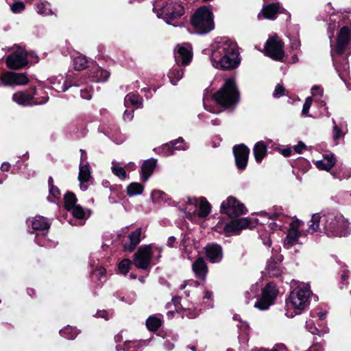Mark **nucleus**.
<instances>
[{
  "label": "nucleus",
  "instance_id": "obj_1",
  "mask_svg": "<svg viewBox=\"0 0 351 351\" xmlns=\"http://www.w3.org/2000/svg\"><path fill=\"white\" fill-rule=\"evenodd\" d=\"M322 221L325 233L329 237H345L349 234V223L341 215L328 213L322 217L314 214L311 217V224L307 231L313 234L319 229V223Z\"/></svg>",
  "mask_w": 351,
  "mask_h": 351
},
{
  "label": "nucleus",
  "instance_id": "obj_2",
  "mask_svg": "<svg viewBox=\"0 0 351 351\" xmlns=\"http://www.w3.org/2000/svg\"><path fill=\"white\" fill-rule=\"evenodd\" d=\"M213 65L216 68L230 69L239 64L237 44L228 39L220 41L211 55Z\"/></svg>",
  "mask_w": 351,
  "mask_h": 351
},
{
  "label": "nucleus",
  "instance_id": "obj_3",
  "mask_svg": "<svg viewBox=\"0 0 351 351\" xmlns=\"http://www.w3.org/2000/svg\"><path fill=\"white\" fill-rule=\"evenodd\" d=\"M213 97L217 104L223 107L235 106L240 98L235 81L233 79H227L221 88L214 94Z\"/></svg>",
  "mask_w": 351,
  "mask_h": 351
},
{
  "label": "nucleus",
  "instance_id": "obj_4",
  "mask_svg": "<svg viewBox=\"0 0 351 351\" xmlns=\"http://www.w3.org/2000/svg\"><path fill=\"white\" fill-rule=\"evenodd\" d=\"M191 24L197 33H208L214 27L212 12L206 7L199 8L191 17Z\"/></svg>",
  "mask_w": 351,
  "mask_h": 351
},
{
  "label": "nucleus",
  "instance_id": "obj_5",
  "mask_svg": "<svg viewBox=\"0 0 351 351\" xmlns=\"http://www.w3.org/2000/svg\"><path fill=\"white\" fill-rule=\"evenodd\" d=\"M192 59L191 51L184 47H179L175 54V60L177 66L173 67L169 73L168 76L171 84L175 85L183 76V70L180 64L186 65Z\"/></svg>",
  "mask_w": 351,
  "mask_h": 351
},
{
  "label": "nucleus",
  "instance_id": "obj_6",
  "mask_svg": "<svg viewBox=\"0 0 351 351\" xmlns=\"http://www.w3.org/2000/svg\"><path fill=\"white\" fill-rule=\"evenodd\" d=\"M310 293V289L306 287L294 289L287 300V307L297 311L296 314L300 313L308 304Z\"/></svg>",
  "mask_w": 351,
  "mask_h": 351
},
{
  "label": "nucleus",
  "instance_id": "obj_7",
  "mask_svg": "<svg viewBox=\"0 0 351 351\" xmlns=\"http://www.w3.org/2000/svg\"><path fill=\"white\" fill-rule=\"evenodd\" d=\"M265 53L274 60H281L285 55L283 43L277 35L269 38L265 45Z\"/></svg>",
  "mask_w": 351,
  "mask_h": 351
},
{
  "label": "nucleus",
  "instance_id": "obj_8",
  "mask_svg": "<svg viewBox=\"0 0 351 351\" xmlns=\"http://www.w3.org/2000/svg\"><path fill=\"white\" fill-rule=\"evenodd\" d=\"M7 66L11 69H20L28 64L27 53L20 47L6 58Z\"/></svg>",
  "mask_w": 351,
  "mask_h": 351
},
{
  "label": "nucleus",
  "instance_id": "obj_9",
  "mask_svg": "<svg viewBox=\"0 0 351 351\" xmlns=\"http://www.w3.org/2000/svg\"><path fill=\"white\" fill-rule=\"evenodd\" d=\"M221 210L230 217H237L245 213L244 205L233 197H229L222 202Z\"/></svg>",
  "mask_w": 351,
  "mask_h": 351
},
{
  "label": "nucleus",
  "instance_id": "obj_10",
  "mask_svg": "<svg viewBox=\"0 0 351 351\" xmlns=\"http://www.w3.org/2000/svg\"><path fill=\"white\" fill-rule=\"evenodd\" d=\"M277 295L276 286L271 283L267 284L262 292L261 298L254 304L256 308L266 310L272 304Z\"/></svg>",
  "mask_w": 351,
  "mask_h": 351
},
{
  "label": "nucleus",
  "instance_id": "obj_11",
  "mask_svg": "<svg viewBox=\"0 0 351 351\" xmlns=\"http://www.w3.org/2000/svg\"><path fill=\"white\" fill-rule=\"evenodd\" d=\"M152 256V250L151 246L147 245L140 247L134 256V265L143 269H147L150 264Z\"/></svg>",
  "mask_w": 351,
  "mask_h": 351
},
{
  "label": "nucleus",
  "instance_id": "obj_12",
  "mask_svg": "<svg viewBox=\"0 0 351 351\" xmlns=\"http://www.w3.org/2000/svg\"><path fill=\"white\" fill-rule=\"evenodd\" d=\"M0 80L4 86L24 85L29 80L24 73L6 71L0 75Z\"/></svg>",
  "mask_w": 351,
  "mask_h": 351
},
{
  "label": "nucleus",
  "instance_id": "obj_13",
  "mask_svg": "<svg viewBox=\"0 0 351 351\" xmlns=\"http://www.w3.org/2000/svg\"><path fill=\"white\" fill-rule=\"evenodd\" d=\"M233 152L237 167L239 169H244L247 163L250 149L242 144L234 146Z\"/></svg>",
  "mask_w": 351,
  "mask_h": 351
},
{
  "label": "nucleus",
  "instance_id": "obj_14",
  "mask_svg": "<svg viewBox=\"0 0 351 351\" xmlns=\"http://www.w3.org/2000/svg\"><path fill=\"white\" fill-rule=\"evenodd\" d=\"M161 14L168 19L173 20L181 16L184 14L183 6L176 2L167 3L161 8Z\"/></svg>",
  "mask_w": 351,
  "mask_h": 351
},
{
  "label": "nucleus",
  "instance_id": "obj_15",
  "mask_svg": "<svg viewBox=\"0 0 351 351\" xmlns=\"http://www.w3.org/2000/svg\"><path fill=\"white\" fill-rule=\"evenodd\" d=\"M301 223L302 222L299 220H295L290 223V228L284 241L285 246L287 248H289L297 243L300 236V233L298 232V229L300 228Z\"/></svg>",
  "mask_w": 351,
  "mask_h": 351
},
{
  "label": "nucleus",
  "instance_id": "obj_16",
  "mask_svg": "<svg viewBox=\"0 0 351 351\" xmlns=\"http://www.w3.org/2000/svg\"><path fill=\"white\" fill-rule=\"evenodd\" d=\"M350 31L348 27H343L339 33L336 51L338 54H342L350 43Z\"/></svg>",
  "mask_w": 351,
  "mask_h": 351
},
{
  "label": "nucleus",
  "instance_id": "obj_17",
  "mask_svg": "<svg viewBox=\"0 0 351 351\" xmlns=\"http://www.w3.org/2000/svg\"><path fill=\"white\" fill-rule=\"evenodd\" d=\"M207 258L212 263H219L223 258V250L221 245L217 243L208 244L206 247Z\"/></svg>",
  "mask_w": 351,
  "mask_h": 351
},
{
  "label": "nucleus",
  "instance_id": "obj_18",
  "mask_svg": "<svg viewBox=\"0 0 351 351\" xmlns=\"http://www.w3.org/2000/svg\"><path fill=\"white\" fill-rule=\"evenodd\" d=\"M32 93L28 91H19L13 94L12 99L19 105L26 106L30 104V101L34 99L35 95V88H32Z\"/></svg>",
  "mask_w": 351,
  "mask_h": 351
},
{
  "label": "nucleus",
  "instance_id": "obj_19",
  "mask_svg": "<svg viewBox=\"0 0 351 351\" xmlns=\"http://www.w3.org/2000/svg\"><path fill=\"white\" fill-rule=\"evenodd\" d=\"M192 269L195 277L199 279H204L208 272V267L203 258H197L192 264Z\"/></svg>",
  "mask_w": 351,
  "mask_h": 351
},
{
  "label": "nucleus",
  "instance_id": "obj_20",
  "mask_svg": "<svg viewBox=\"0 0 351 351\" xmlns=\"http://www.w3.org/2000/svg\"><path fill=\"white\" fill-rule=\"evenodd\" d=\"M31 223L32 228L34 231H42L46 234L50 228V224L47 219L41 216H37L28 221Z\"/></svg>",
  "mask_w": 351,
  "mask_h": 351
},
{
  "label": "nucleus",
  "instance_id": "obj_21",
  "mask_svg": "<svg viewBox=\"0 0 351 351\" xmlns=\"http://www.w3.org/2000/svg\"><path fill=\"white\" fill-rule=\"evenodd\" d=\"M141 229L137 228L136 230L132 232L129 235L130 243H125L123 246L124 250L127 252H133L136 245L141 241Z\"/></svg>",
  "mask_w": 351,
  "mask_h": 351
},
{
  "label": "nucleus",
  "instance_id": "obj_22",
  "mask_svg": "<svg viewBox=\"0 0 351 351\" xmlns=\"http://www.w3.org/2000/svg\"><path fill=\"white\" fill-rule=\"evenodd\" d=\"M279 12V6L275 3L268 4L264 6L261 13L258 15V19L263 17L267 19H274Z\"/></svg>",
  "mask_w": 351,
  "mask_h": 351
},
{
  "label": "nucleus",
  "instance_id": "obj_23",
  "mask_svg": "<svg viewBox=\"0 0 351 351\" xmlns=\"http://www.w3.org/2000/svg\"><path fill=\"white\" fill-rule=\"evenodd\" d=\"M336 159L333 154L326 155L322 160L316 162V167L321 170L330 171L335 165Z\"/></svg>",
  "mask_w": 351,
  "mask_h": 351
},
{
  "label": "nucleus",
  "instance_id": "obj_24",
  "mask_svg": "<svg viewBox=\"0 0 351 351\" xmlns=\"http://www.w3.org/2000/svg\"><path fill=\"white\" fill-rule=\"evenodd\" d=\"M156 165V160L154 159H149L143 162L141 168L143 181L147 180L148 178L152 174Z\"/></svg>",
  "mask_w": 351,
  "mask_h": 351
},
{
  "label": "nucleus",
  "instance_id": "obj_25",
  "mask_svg": "<svg viewBox=\"0 0 351 351\" xmlns=\"http://www.w3.org/2000/svg\"><path fill=\"white\" fill-rule=\"evenodd\" d=\"M253 152L256 162H260L266 155V145L263 141L258 142L254 145Z\"/></svg>",
  "mask_w": 351,
  "mask_h": 351
},
{
  "label": "nucleus",
  "instance_id": "obj_26",
  "mask_svg": "<svg viewBox=\"0 0 351 351\" xmlns=\"http://www.w3.org/2000/svg\"><path fill=\"white\" fill-rule=\"evenodd\" d=\"M180 141L183 142L184 140L182 138H180L176 142L167 143L162 147V154L164 156H169L173 154L174 149H183L185 150L186 147L184 145H178L176 146V145Z\"/></svg>",
  "mask_w": 351,
  "mask_h": 351
},
{
  "label": "nucleus",
  "instance_id": "obj_27",
  "mask_svg": "<svg viewBox=\"0 0 351 351\" xmlns=\"http://www.w3.org/2000/svg\"><path fill=\"white\" fill-rule=\"evenodd\" d=\"M124 104L126 108H129L130 106H132L138 108L142 105V99L138 95L130 93L125 96Z\"/></svg>",
  "mask_w": 351,
  "mask_h": 351
},
{
  "label": "nucleus",
  "instance_id": "obj_28",
  "mask_svg": "<svg viewBox=\"0 0 351 351\" xmlns=\"http://www.w3.org/2000/svg\"><path fill=\"white\" fill-rule=\"evenodd\" d=\"M90 178V169L88 165H80L78 179L81 183L87 182Z\"/></svg>",
  "mask_w": 351,
  "mask_h": 351
},
{
  "label": "nucleus",
  "instance_id": "obj_29",
  "mask_svg": "<svg viewBox=\"0 0 351 351\" xmlns=\"http://www.w3.org/2000/svg\"><path fill=\"white\" fill-rule=\"evenodd\" d=\"M199 207V212L198 214L199 217H205L207 215H208V214L210 212V205L207 202L206 198L201 197Z\"/></svg>",
  "mask_w": 351,
  "mask_h": 351
},
{
  "label": "nucleus",
  "instance_id": "obj_30",
  "mask_svg": "<svg viewBox=\"0 0 351 351\" xmlns=\"http://www.w3.org/2000/svg\"><path fill=\"white\" fill-rule=\"evenodd\" d=\"M64 206L67 210H71V208L76 206L77 198L74 193L68 192L64 195Z\"/></svg>",
  "mask_w": 351,
  "mask_h": 351
},
{
  "label": "nucleus",
  "instance_id": "obj_31",
  "mask_svg": "<svg viewBox=\"0 0 351 351\" xmlns=\"http://www.w3.org/2000/svg\"><path fill=\"white\" fill-rule=\"evenodd\" d=\"M87 60L85 56H78L73 60V64L75 69L77 71H81L87 67Z\"/></svg>",
  "mask_w": 351,
  "mask_h": 351
},
{
  "label": "nucleus",
  "instance_id": "obj_32",
  "mask_svg": "<svg viewBox=\"0 0 351 351\" xmlns=\"http://www.w3.org/2000/svg\"><path fill=\"white\" fill-rule=\"evenodd\" d=\"M143 186L139 183H132L127 188L128 194L130 196L138 195L143 193Z\"/></svg>",
  "mask_w": 351,
  "mask_h": 351
},
{
  "label": "nucleus",
  "instance_id": "obj_33",
  "mask_svg": "<svg viewBox=\"0 0 351 351\" xmlns=\"http://www.w3.org/2000/svg\"><path fill=\"white\" fill-rule=\"evenodd\" d=\"M146 325L149 330L155 331L160 326L161 321L154 316H150L146 321Z\"/></svg>",
  "mask_w": 351,
  "mask_h": 351
},
{
  "label": "nucleus",
  "instance_id": "obj_34",
  "mask_svg": "<svg viewBox=\"0 0 351 351\" xmlns=\"http://www.w3.org/2000/svg\"><path fill=\"white\" fill-rule=\"evenodd\" d=\"M268 274L272 277H278L280 275L281 271L278 264L276 262H271L267 266Z\"/></svg>",
  "mask_w": 351,
  "mask_h": 351
},
{
  "label": "nucleus",
  "instance_id": "obj_35",
  "mask_svg": "<svg viewBox=\"0 0 351 351\" xmlns=\"http://www.w3.org/2000/svg\"><path fill=\"white\" fill-rule=\"evenodd\" d=\"M60 335L69 339H73L77 337L78 335V331L76 328H73L71 327H66L60 331Z\"/></svg>",
  "mask_w": 351,
  "mask_h": 351
},
{
  "label": "nucleus",
  "instance_id": "obj_36",
  "mask_svg": "<svg viewBox=\"0 0 351 351\" xmlns=\"http://www.w3.org/2000/svg\"><path fill=\"white\" fill-rule=\"evenodd\" d=\"M110 76V73L106 71L101 69L100 68L97 69V70L93 73V77L97 82H105Z\"/></svg>",
  "mask_w": 351,
  "mask_h": 351
},
{
  "label": "nucleus",
  "instance_id": "obj_37",
  "mask_svg": "<svg viewBox=\"0 0 351 351\" xmlns=\"http://www.w3.org/2000/svg\"><path fill=\"white\" fill-rule=\"evenodd\" d=\"M224 231L227 236H230L231 234H237L240 231V229L236 221H232L226 226Z\"/></svg>",
  "mask_w": 351,
  "mask_h": 351
},
{
  "label": "nucleus",
  "instance_id": "obj_38",
  "mask_svg": "<svg viewBox=\"0 0 351 351\" xmlns=\"http://www.w3.org/2000/svg\"><path fill=\"white\" fill-rule=\"evenodd\" d=\"M112 171L120 178L123 179L126 177V173L124 169L117 165L116 162H112Z\"/></svg>",
  "mask_w": 351,
  "mask_h": 351
},
{
  "label": "nucleus",
  "instance_id": "obj_39",
  "mask_svg": "<svg viewBox=\"0 0 351 351\" xmlns=\"http://www.w3.org/2000/svg\"><path fill=\"white\" fill-rule=\"evenodd\" d=\"M37 12L38 14L45 16L53 14L51 10L47 8V5L44 3H40L37 5Z\"/></svg>",
  "mask_w": 351,
  "mask_h": 351
},
{
  "label": "nucleus",
  "instance_id": "obj_40",
  "mask_svg": "<svg viewBox=\"0 0 351 351\" xmlns=\"http://www.w3.org/2000/svg\"><path fill=\"white\" fill-rule=\"evenodd\" d=\"M131 264V261L129 259H123L119 264V269L122 274H127L129 271L130 265Z\"/></svg>",
  "mask_w": 351,
  "mask_h": 351
},
{
  "label": "nucleus",
  "instance_id": "obj_41",
  "mask_svg": "<svg viewBox=\"0 0 351 351\" xmlns=\"http://www.w3.org/2000/svg\"><path fill=\"white\" fill-rule=\"evenodd\" d=\"M73 215L77 219H82L84 217V211L83 208L78 205L71 208Z\"/></svg>",
  "mask_w": 351,
  "mask_h": 351
},
{
  "label": "nucleus",
  "instance_id": "obj_42",
  "mask_svg": "<svg viewBox=\"0 0 351 351\" xmlns=\"http://www.w3.org/2000/svg\"><path fill=\"white\" fill-rule=\"evenodd\" d=\"M25 8V5L22 2H15L11 6V10L14 13L21 12Z\"/></svg>",
  "mask_w": 351,
  "mask_h": 351
},
{
  "label": "nucleus",
  "instance_id": "obj_43",
  "mask_svg": "<svg viewBox=\"0 0 351 351\" xmlns=\"http://www.w3.org/2000/svg\"><path fill=\"white\" fill-rule=\"evenodd\" d=\"M234 221H236L240 230L243 228H247L250 223V221L247 218H241Z\"/></svg>",
  "mask_w": 351,
  "mask_h": 351
},
{
  "label": "nucleus",
  "instance_id": "obj_44",
  "mask_svg": "<svg viewBox=\"0 0 351 351\" xmlns=\"http://www.w3.org/2000/svg\"><path fill=\"white\" fill-rule=\"evenodd\" d=\"M312 104V98L308 97L306 99L302 108V114H307Z\"/></svg>",
  "mask_w": 351,
  "mask_h": 351
},
{
  "label": "nucleus",
  "instance_id": "obj_45",
  "mask_svg": "<svg viewBox=\"0 0 351 351\" xmlns=\"http://www.w3.org/2000/svg\"><path fill=\"white\" fill-rule=\"evenodd\" d=\"M334 123L333 126V138L337 141L341 135V130L335 124V120H332Z\"/></svg>",
  "mask_w": 351,
  "mask_h": 351
},
{
  "label": "nucleus",
  "instance_id": "obj_46",
  "mask_svg": "<svg viewBox=\"0 0 351 351\" xmlns=\"http://www.w3.org/2000/svg\"><path fill=\"white\" fill-rule=\"evenodd\" d=\"M284 92H285V88L283 86H282L280 84H278L276 88H275V90H274V97H281L282 95H284Z\"/></svg>",
  "mask_w": 351,
  "mask_h": 351
},
{
  "label": "nucleus",
  "instance_id": "obj_47",
  "mask_svg": "<svg viewBox=\"0 0 351 351\" xmlns=\"http://www.w3.org/2000/svg\"><path fill=\"white\" fill-rule=\"evenodd\" d=\"M81 97L84 99H90L92 97V90L88 88L81 90Z\"/></svg>",
  "mask_w": 351,
  "mask_h": 351
},
{
  "label": "nucleus",
  "instance_id": "obj_48",
  "mask_svg": "<svg viewBox=\"0 0 351 351\" xmlns=\"http://www.w3.org/2000/svg\"><path fill=\"white\" fill-rule=\"evenodd\" d=\"M49 191H50V194L51 195H53V197H55V198H59L60 197V192L59 189L57 187H56V186H54L53 185L51 186Z\"/></svg>",
  "mask_w": 351,
  "mask_h": 351
},
{
  "label": "nucleus",
  "instance_id": "obj_49",
  "mask_svg": "<svg viewBox=\"0 0 351 351\" xmlns=\"http://www.w3.org/2000/svg\"><path fill=\"white\" fill-rule=\"evenodd\" d=\"M293 149L295 152L298 154H301L302 150L306 149V145L302 142H299V143L293 147Z\"/></svg>",
  "mask_w": 351,
  "mask_h": 351
},
{
  "label": "nucleus",
  "instance_id": "obj_50",
  "mask_svg": "<svg viewBox=\"0 0 351 351\" xmlns=\"http://www.w3.org/2000/svg\"><path fill=\"white\" fill-rule=\"evenodd\" d=\"M10 165L8 162H3L1 165V170L2 171H8L10 170Z\"/></svg>",
  "mask_w": 351,
  "mask_h": 351
},
{
  "label": "nucleus",
  "instance_id": "obj_51",
  "mask_svg": "<svg viewBox=\"0 0 351 351\" xmlns=\"http://www.w3.org/2000/svg\"><path fill=\"white\" fill-rule=\"evenodd\" d=\"M133 116L131 112H128L127 110L125 111L123 114V119L125 120H132Z\"/></svg>",
  "mask_w": 351,
  "mask_h": 351
},
{
  "label": "nucleus",
  "instance_id": "obj_52",
  "mask_svg": "<svg viewBox=\"0 0 351 351\" xmlns=\"http://www.w3.org/2000/svg\"><path fill=\"white\" fill-rule=\"evenodd\" d=\"M175 241H176L175 237H169L168 241H167V245L171 247H173V244H174Z\"/></svg>",
  "mask_w": 351,
  "mask_h": 351
},
{
  "label": "nucleus",
  "instance_id": "obj_53",
  "mask_svg": "<svg viewBox=\"0 0 351 351\" xmlns=\"http://www.w3.org/2000/svg\"><path fill=\"white\" fill-rule=\"evenodd\" d=\"M282 154L283 156L287 157L289 156L291 154V150L290 149H285L282 150Z\"/></svg>",
  "mask_w": 351,
  "mask_h": 351
},
{
  "label": "nucleus",
  "instance_id": "obj_54",
  "mask_svg": "<svg viewBox=\"0 0 351 351\" xmlns=\"http://www.w3.org/2000/svg\"><path fill=\"white\" fill-rule=\"evenodd\" d=\"M319 319L322 320L326 317V313L325 312H320L318 314Z\"/></svg>",
  "mask_w": 351,
  "mask_h": 351
},
{
  "label": "nucleus",
  "instance_id": "obj_55",
  "mask_svg": "<svg viewBox=\"0 0 351 351\" xmlns=\"http://www.w3.org/2000/svg\"><path fill=\"white\" fill-rule=\"evenodd\" d=\"M81 159L83 160V159H85L86 157V154L85 152V151L81 149Z\"/></svg>",
  "mask_w": 351,
  "mask_h": 351
},
{
  "label": "nucleus",
  "instance_id": "obj_56",
  "mask_svg": "<svg viewBox=\"0 0 351 351\" xmlns=\"http://www.w3.org/2000/svg\"><path fill=\"white\" fill-rule=\"evenodd\" d=\"M98 271L100 274H104L106 272V270L104 268H100L98 269Z\"/></svg>",
  "mask_w": 351,
  "mask_h": 351
},
{
  "label": "nucleus",
  "instance_id": "obj_57",
  "mask_svg": "<svg viewBox=\"0 0 351 351\" xmlns=\"http://www.w3.org/2000/svg\"><path fill=\"white\" fill-rule=\"evenodd\" d=\"M189 202H190V204H197V199H189Z\"/></svg>",
  "mask_w": 351,
  "mask_h": 351
},
{
  "label": "nucleus",
  "instance_id": "obj_58",
  "mask_svg": "<svg viewBox=\"0 0 351 351\" xmlns=\"http://www.w3.org/2000/svg\"><path fill=\"white\" fill-rule=\"evenodd\" d=\"M186 284L184 282H183L182 284L180 285V289L182 290V289H184L186 287Z\"/></svg>",
  "mask_w": 351,
  "mask_h": 351
},
{
  "label": "nucleus",
  "instance_id": "obj_59",
  "mask_svg": "<svg viewBox=\"0 0 351 351\" xmlns=\"http://www.w3.org/2000/svg\"><path fill=\"white\" fill-rule=\"evenodd\" d=\"M52 183H53V179H52V178H49V185L52 186Z\"/></svg>",
  "mask_w": 351,
  "mask_h": 351
},
{
  "label": "nucleus",
  "instance_id": "obj_60",
  "mask_svg": "<svg viewBox=\"0 0 351 351\" xmlns=\"http://www.w3.org/2000/svg\"><path fill=\"white\" fill-rule=\"evenodd\" d=\"M178 300V298H177V297H175V298H173L172 299V300H173V302L174 303H176V301H177Z\"/></svg>",
  "mask_w": 351,
  "mask_h": 351
},
{
  "label": "nucleus",
  "instance_id": "obj_61",
  "mask_svg": "<svg viewBox=\"0 0 351 351\" xmlns=\"http://www.w3.org/2000/svg\"><path fill=\"white\" fill-rule=\"evenodd\" d=\"M317 350V348L315 347H312L311 348V350L310 351H316Z\"/></svg>",
  "mask_w": 351,
  "mask_h": 351
},
{
  "label": "nucleus",
  "instance_id": "obj_62",
  "mask_svg": "<svg viewBox=\"0 0 351 351\" xmlns=\"http://www.w3.org/2000/svg\"><path fill=\"white\" fill-rule=\"evenodd\" d=\"M191 349L193 351H196V349H195V346H192V347H191Z\"/></svg>",
  "mask_w": 351,
  "mask_h": 351
},
{
  "label": "nucleus",
  "instance_id": "obj_63",
  "mask_svg": "<svg viewBox=\"0 0 351 351\" xmlns=\"http://www.w3.org/2000/svg\"><path fill=\"white\" fill-rule=\"evenodd\" d=\"M317 330V328H314L313 330H311V332L314 334L315 332V331Z\"/></svg>",
  "mask_w": 351,
  "mask_h": 351
},
{
  "label": "nucleus",
  "instance_id": "obj_64",
  "mask_svg": "<svg viewBox=\"0 0 351 351\" xmlns=\"http://www.w3.org/2000/svg\"><path fill=\"white\" fill-rule=\"evenodd\" d=\"M252 351H265V350L254 349V350H252Z\"/></svg>",
  "mask_w": 351,
  "mask_h": 351
}]
</instances>
